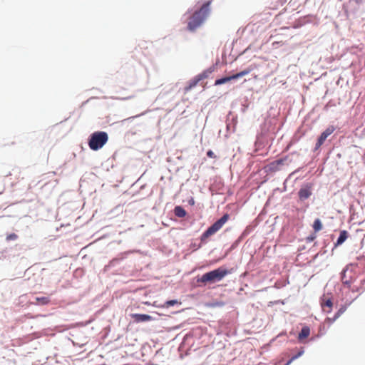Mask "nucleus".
Wrapping results in <instances>:
<instances>
[{
	"mask_svg": "<svg viewBox=\"0 0 365 365\" xmlns=\"http://www.w3.org/2000/svg\"><path fill=\"white\" fill-rule=\"evenodd\" d=\"M108 135L106 132L97 131L91 134L88 145L91 149L97 150L101 148L108 141Z\"/></svg>",
	"mask_w": 365,
	"mask_h": 365,
	"instance_id": "nucleus-1",
	"label": "nucleus"
},
{
	"mask_svg": "<svg viewBox=\"0 0 365 365\" xmlns=\"http://www.w3.org/2000/svg\"><path fill=\"white\" fill-rule=\"evenodd\" d=\"M205 5H202L200 9L198 11L195 12L192 17L190 18L187 26V28L190 31H194L196 28L200 26L203 22V20L205 16Z\"/></svg>",
	"mask_w": 365,
	"mask_h": 365,
	"instance_id": "nucleus-2",
	"label": "nucleus"
},
{
	"mask_svg": "<svg viewBox=\"0 0 365 365\" xmlns=\"http://www.w3.org/2000/svg\"><path fill=\"white\" fill-rule=\"evenodd\" d=\"M230 273L225 268L219 267L213 271L207 273V282H218L224 277Z\"/></svg>",
	"mask_w": 365,
	"mask_h": 365,
	"instance_id": "nucleus-3",
	"label": "nucleus"
},
{
	"mask_svg": "<svg viewBox=\"0 0 365 365\" xmlns=\"http://www.w3.org/2000/svg\"><path fill=\"white\" fill-rule=\"evenodd\" d=\"M230 216L225 214L220 219L217 220L212 226L207 230V237L210 236L219 231L222 226L227 222Z\"/></svg>",
	"mask_w": 365,
	"mask_h": 365,
	"instance_id": "nucleus-4",
	"label": "nucleus"
},
{
	"mask_svg": "<svg viewBox=\"0 0 365 365\" xmlns=\"http://www.w3.org/2000/svg\"><path fill=\"white\" fill-rule=\"evenodd\" d=\"M131 317L136 323L148 322L153 319V317L150 315L145 314H132Z\"/></svg>",
	"mask_w": 365,
	"mask_h": 365,
	"instance_id": "nucleus-5",
	"label": "nucleus"
},
{
	"mask_svg": "<svg viewBox=\"0 0 365 365\" xmlns=\"http://www.w3.org/2000/svg\"><path fill=\"white\" fill-rule=\"evenodd\" d=\"M299 197L300 200L304 201L307 199H308L311 195L312 191L309 187H302L299 190Z\"/></svg>",
	"mask_w": 365,
	"mask_h": 365,
	"instance_id": "nucleus-6",
	"label": "nucleus"
},
{
	"mask_svg": "<svg viewBox=\"0 0 365 365\" xmlns=\"http://www.w3.org/2000/svg\"><path fill=\"white\" fill-rule=\"evenodd\" d=\"M256 68V66L251 65L249 67H247L246 69L232 75V78L237 79L239 78H241L244 76H246L251 73L255 68Z\"/></svg>",
	"mask_w": 365,
	"mask_h": 365,
	"instance_id": "nucleus-7",
	"label": "nucleus"
},
{
	"mask_svg": "<svg viewBox=\"0 0 365 365\" xmlns=\"http://www.w3.org/2000/svg\"><path fill=\"white\" fill-rule=\"evenodd\" d=\"M310 334V329L309 327L305 326L302 327L301 331L299 333L298 339L299 341H302L304 339L307 338Z\"/></svg>",
	"mask_w": 365,
	"mask_h": 365,
	"instance_id": "nucleus-8",
	"label": "nucleus"
},
{
	"mask_svg": "<svg viewBox=\"0 0 365 365\" xmlns=\"http://www.w3.org/2000/svg\"><path fill=\"white\" fill-rule=\"evenodd\" d=\"M321 305L324 312L329 313L331 311L333 303L330 299H328L322 302Z\"/></svg>",
	"mask_w": 365,
	"mask_h": 365,
	"instance_id": "nucleus-9",
	"label": "nucleus"
},
{
	"mask_svg": "<svg viewBox=\"0 0 365 365\" xmlns=\"http://www.w3.org/2000/svg\"><path fill=\"white\" fill-rule=\"evenodd\" d=\"M202 78L203 73L194 78L192 80L190 81L189 86L185 88V91H189L193 87H195L202 79Z\"/></svg>",
	"mask_w": 365,
	"mask_h": 365,
	"instance_id": "nucleus-10",
	"label": "nucleus"
},
{
	"mask_svg": "<svg viewBox=\"0 0 365 365\" xmlns=\"http://www.w3.org/2000/svg\"><path fill=\"white\" fill-rule=\"evenodd\" d=\"M348 237V232L346 230H342L340 232L339 237L335 244V246H338L344 242Z\"/></svg>",
	"mask_w": 365,
	"mask_h": 365,
	"instance_id": "nucleus-11",
	"label": "nucleus"
},
{
	"mask_svg": "<svg viewBox=\"0 0 365 365\" xmlns=\"http://www.w3.org/2000/svg\"><path fill=\"white\" fill-rule=\"evenodd\" d=\"M174 213L178 217H184L186 215V211L181 206H176L174 209Z\"/></svg>",
	"mask_w": 365,
	"mask_h": 365,
	"instance_id": "nucleus-12",
	"label": "nucleus"
},
{
	"mask_svg": "<svg viewBox=\"0 0 365 365\" xmlns=\"http://www.w3.org/2000/svg\"><path fill=\"white\" fill-rule=\"evenodd\" d=\"M49 302H50V299L47 297H36V304H38L44 305V304H48Z\"/></svg>",
	"mask_w": 365,
	"mask_h": 365,
	"instance_id": "nucleus-13",
	"label": "nucleus"
},
{
	"mask_svg": "<svg viewBox=\"0 0 365 365\" xmlns=\"http://www.w3.org/2000/svg\"><path fill=\"white\" fill-rule=\"evenodd\" d=\"M313 229L315 232H319L322 229V224L319 219H316L313 224Z\"/></svg>",
	"mask_w": 365,
	"mask_h": 365,
	"instance_id": "nucleus-14",
	"label": "nucleus"
},
{
	"mask_svg": "<svg viewBox=\"0 0 365 365\" xmlns=\"http://www.w3.org/2000/svg\"><path fill=\"white\" fill-rule=\"evenodd\" d=\"M327 138V136H324V135L323 133H322L320 135V136L319 137L317 142L316 143V148H320L322 145V144L324 143V142L326 140Z\"/></svg>",
	"mask_w": 365,
	"mask_h": 365,
	"instance_id": "nucleus-15",
	"label": "nucleus"
},
{
	"mask_svg": "<svg viewBox=\"0 0 365 365\" xmlns=\"http://www.w3.org/2000/svg\"><path fill=\"white\" fill-rule=\"evenodd\" d=\"M335 130V127L334 125H329L326 128V130L322 133L324 136H329L331 134L334 133Z\"/></svg>",
	"mask_w": 365,
	"mask_h": 365,
	"instance_id": "nucleus-16",
	"label": "nucleus"
},
{
	"mask_svg": "<svg viewBox=\"0 0 365 365\" xmlns=\"http://www.w3.org/2000/svg\"><path fill=\"white\" fill-rule=\"evenodd\" d=\"M231 80H235L234 78H232V76L218 79V80H217L215 81V84L218 85V84L225 83H226L227 81H230Z\"/></svg>",
	"mask_w": 365,
	"mask_h": 365,
	"instance_id": "nucleus-17",
	"label": "nucleus"
},
{
	"mask_svg": "<svg viewBox=\"0 0 365 365\" xmlns=\"http://www.w3.org/2000/svg\"><path fill=\"white\" fill-rule=\"evenodd\" d=\"M177 304H180V302H178V300L173 299V300H169L165 302L164 307L168 308L170 307L174 306Z\"/></svg>",
	"mask_w": 365,
	"mask_h": 365,
	"instance_id": "nucleus-18",
	"label": "nucleus"
},
{
	"mask_svg": "<svg viewBox=\"0 0 365 365\" xmlns=\"http://www.w3.org/2000/svg\"><path fill=\"white\" fill-rule=\"evenodd\" d=\"M304 353V351L303 350H301L300 351L298 352V354L294 356H292L287 362L285 365H289L294 360L297 359L298 357H299L300 356H302Z\"/></svg>",
	"mask_w": 365,
	"mask_h": 365,
	"instance_id": "nucleus-19",
	"label": "nucleus"
},
{
	"mask_svg": "<svg viewBox=\"0 0 365 365\" xmlns=\"http://www.w3.org/2000/svg\"><path fill=\"white\" fill-rule=\"evenodd\" d=\"M18 238V236L15 233H11V234H9L6 236V240L7 241H11V240H15Z\"/></svg>",
	"mask_w": 365,
	"mask_h": 365,
	"instance_id": "nucleus-20",
	"label": "nucleus"
},
{
	"mask_svg": "<svg viewBox=\"0 0 365 365\" xmlns=\"http://www.w3.org/2000/svg\"><path fill=\"white\" fill-rule=\"evenodd\" d=\"M343 312V311L341 309H339L338 311V312L335 314L334 317L331 319L330 318L328 319V320L331 322H334L338 317H339V316L341 315V314Z\"/></svg>",
	"mask_w": 365,
	"mask_h": 365,
	"instance_id": "nucleus-21",
	"label": "nucleus"
},
{
	"mask_svg": "<svg viewBox=\"0 0 365 365\" xmlns=\"http://www.w3.org/2000/svg\"><path fill=\"white\" fill-rule=\"evenodd\" d=\"M278 163H275L274 162L270 163L268 166L265 167L266 169H268L269 170H273L274 168H275L277 165Z\"/></svg>",
	"mask_w": 365,
	"mask_h": 365,
	"instance_id": "nucleus-22",
	"label": "nucleus"
},
{
	"mask_svg": "<svg viewBox=\"0 0 365 365\" xmlns=\"http://www.w3.org/2000/svg\"><path fill=\"white\" fill-rule=\"evenodd\" d=\"M207 156H208L209 158H214V155H213V152L212 151H208L207 152Z\"/></svg>",
	"mask_w": 365,
	"mask_h": 365,
	"instance_id": "nucleus-23",
	"label": "nucleus"
},
{
	"mask_svg": "<svg viewBox=\"0 0 365 365\" xmlns=\"http://www.w3.org/2000/svg\"><path fill=\"white\" fill-rule=\"evenodd\" d=\"M200 281L202 282H205V274H203L201 277H200Z\"/></svg>",
	"mask_w": 365,
	"mask_h": 365,
	"instance_id": "nucleus-24",
	"label": "nucleus"
},
{
	"mask_svg": "<svg viewBox=\"0 0 365 365\" xmlns=\"http://www.w3.org/2000/svg\"><path fill=\"white\" fill-rule=\"evenodd\" d=\"M205 237V232L202 235V238Z\"/></svg>",
	"mask_w": 365,
	"mask_h": 365,
	"instance_id": "nucleus-25",
	"label": "nucleus"
}]
</instances>
